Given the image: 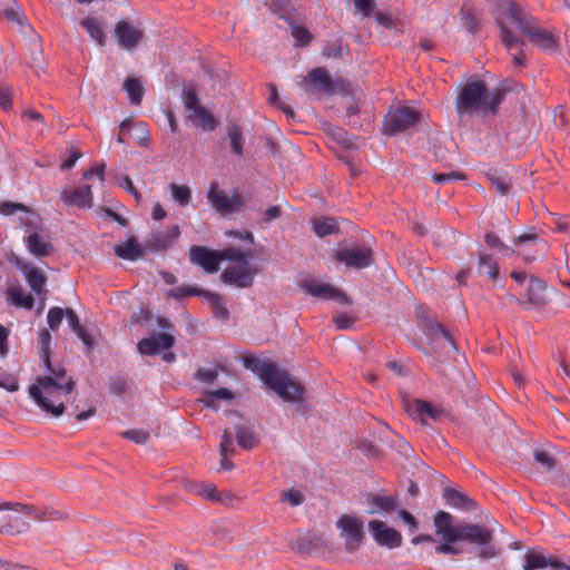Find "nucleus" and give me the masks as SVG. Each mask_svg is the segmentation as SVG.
<instances>
[{
	"label": "nucleus",
	"mask_w": 570,
	"mask_h": 570,
	"mask_svg": "<svg viewBox=\"0 0 570 570\" xmlns=\"http://www.w3.org/2000/svg\"><path fill=\"white\" fill-rule=\"evenodd\" d=\"M501 39L507 50L511 52L514 46L520 47V39L512 28L527 37L541 50L553 52L557 49V39L549 30L541 28L537 20L515 2H505L497 18Z\"/></svg>",
	"instance_id": "f257e3e1"
},
{
	"label": "nucleus",
	"mask_w": 570,
	"mask_h": 570,
	"mask_svg": "<svg viewBox=\"0 0 570 570\" xmlns=\"http://www.w3.org/2000/svg\"><path fill=\"white\" fill-rule=\"evenodd\" d=\"M46 368L47 373L38 376L29 386V395L43 412L59 417L65 413V403L73 392L76 382L59 364Z\"/></svg>",
	"instance_id": "f03ea898"
},
{
	"label": "nucleus",
	"mask_w": 570,
	"mask_h": 570,
	"mask_svg": "<svg viewBox=\"0 0 570 570\" xmlns=\"http://www.w3.org/2000/svg\"><path fill=\"white\" fill-rule=\"evenodd\" d=\"M504 98L503 88L489 89L483 80L470 79L458 90L455 111L460 119L494 117Z\"/></svg>",
	"instance_id": "7ed1b4c3"
},
{
	"label": "nucleus",
	"mask_w": 570,
	"mask_h": 570,
	"mask_svg": "<svg viewBox=\"0 0 570 570\" xmlns=\"http://www.w3.org/2000/svg\"><path fill=\"white\" fill-rule=\"evenodd\" d=\"M244 365L257 373L263 382L285 402L297 403L304 399V386L292 379L286 372L279 370L275 364L262 361L255 356H247Z\"/></svg>",
	"instance_id": "20e7f679"
},
{
	"label": "nucleus",
	"mask_w": 570,
	"mask_h": 570,
	"mask_svg": "<svg viewBox=\"0 0 570 570\" xmlns=\"http://www.w3.org/2000/svg\"><path fill=\"white\" fill-rule=\"evenodd\" d=\"M459 541L481 547L482 549L478 553V558L481 560L495 558L500 553V549L492 544L493 531L484 525L461 524Z\"/></svg>",
	"instance_id": "39448f33"
},
{
	"label": "nucleus",
	"mask_w": 570,
	"mask_h": 570,
	"mask_svg": "<svg viewBox=\"0 0 570 570\" xmlns=\"http://www.w3.org/2000/svg\"><path fill=\"white\" fill-rule=\"evenodd\" d=\"M340 537L344 541V548L348 553L357 551L365 539L363 521L352 514H342L336 521Z\"/></svg>",
	"instance_id": "423d86ee"
},
{
	"label": "nucleus",
	"mask_w": 570,
	"mask_h": 570,
	"mask_svg": "<svg viewBox=\"0 0 570 570\" xmlns=\"http://www.w3.org/2000/svg\"><path fill=\"white\" fill-rule=\"evenodd\" d=\"M334 257L346 267L354 269H364L374 262L373 250L368 246L357 244L337 249Z\"/></svg>",
	"instance_id": "0eeeda50"
},
{
	"label": "nucleus",
	"mask_w": 570,
	"mask_h": 570,
	"mask_svg": "<svg viewBox=\"0 0 570 570\" xmlns=\"http://www.w3.org/2000/svg\"><path fill=\"white\" fill-rule=\"evenodd\" d=\"M256 268L250 263L235 264L225 268L220 274V281L236 288H248L253 285Z\"/></svg>",
	"instance_id": "6e6552de"
},
{
	"label": "nucleus",
	"mask_w": 570,
	"mask_h": 570,
	"mask_svg": "<svg viewBox=\"0 0 570 570\" xmlns=\"http://www.w3.org/2000/svg\"><path fill=\"white\" fill-rule=\"evenodd\" d=\"M419 110L410 107H399L391 110L385 118V130L397 134L413 127L420 119Z\"/></svg>",
	"instance_id": "1a4fd4ad"
},
{
	"label": "nucleus",
	"mask_w": 570,
	"mask_h": 570,
	"mask_svg": "<svg viewBox=\"0 0 570 570\" xmlns=\"http://www.w3.org/2000/svg\"><path fill=\"white\" fill-rule=\"evenodd\" d=\"M0 214L3 216L18 215V220L27 232H37L41 227L39 215L21 203L2 202L0 203Z\"/></svg>",
	"instance_id": "9d476101"
},
{
	"label": "nucleus",
	"mask_w": 570,
	"mask_h": 570,
	"mask_svg": "<svg viewBox=\"0 0 570 570\" xmlns=\"http://www.w3.org/2000/svg\"><path fill=\"white\" fill-rule=\"evenodd\" d=\"M30 507L17 503L14 508H10L8 503L0 505V533L18 534L27 531L28 522L16 513L20 510H30Z\"/></svg>",
	"instance_id": "9b49d317"
},
{
	"label": "nucleus",
	"mask_w": 570,
	"mask_h": 570,
	"mask_svg": "<svg viewBox=\"0 0 570 570\" xmlns=\"http://www.w3.org/2000/svg\"><path fill=\"white\" fill-rule=\"evenodd\" d=\"M525 303L533 307L546 306L549 302V298L547 296V286L544 282L533 276L529 277L528 285L525 288ZM509 299L520 305L524 304V302H522L518 296L513 294L509 295Z\"/></svg>",
	"instance_id": "f8f14e48"
},
{
	"label": "nucleus",
	"mask_w": 570,
	"mask_h": 570,
	"mask_svg": "<svg viewBox=\"0 0 570 570\" xmlns=\"http://www.w3.org/2000/svg\"><path fill=\"white\" fill-rule=\"evenodd\" d=\"M302 288L314 297L322 299H336L343 304L350 303L348 297L333 287L332 285L315 278L305 279L301 284Z\"/></svg>",
	"instance_id": "ddd939ff"
},
{
	"label": "nucleus",
	"mask_w": 570,
	"mask_h": 570,
	"mask_svg": "<svg viewBox=\"0 0 570 570\" xmlns=\"http://www.w3.org/2000/svg\"><path fill=\"white\" fill-rule=\"evenodd\" d=\"M368 529L371 530L373 539L379 546L394 549L402 544L401 533L395 529L387 527L383 521H370Z\"/></svg>",
	"instance_id": "4468645a"
},
{
	"label": "nucleus",
	"mask_w": 570,
	"mask_h": 570,
	"mask_svg": "<svg viewBox=\"0 0 570 570\" xmlns=\"http://www.w3.org/2000/svg\"><path fill=\"white\" fill-rule=\"evenodd\" d=\"M309 85L311 90L315 94L332 95L334 89V81L325 68H314L308 75L299 82V86L306 88Z\"/></svg>",
	"instance_id": "2eb2a0df"
},
{
	"label": "nucleus",
	"mask_w": 570,
	"mask_h": 570,
	"mask_svg": "<svg viewBox=\"0 0 570 570\" xmlns=\"http://www.w3.org/2000/svg\"><path fill=\"white\" fill-rule=\"evenodd\" d=\"M212 207L220 214L233 213L239 205L240 198L236 195L229 197L226 191L220 190L217 183H212L207 193Z\"/></svg>",
	"instance_id": "dca6fc26"
},
{
	"label": "nucleus",
	"mask_w": 570,
	"mask_h": 570,
	"mask_svg": "<svg viewBox=\"0 0 570 570\" xmlns=\"http://www.w3.org/2000/svg\"><path fill=\"white\" fill-rule=\"evenodd\" d=\"M189 256L191 263L199 265L207 273H216L219 268V250H212L203 246H191Z\"/></svg>",
	"instance_id": "f3484780"
},
{
	"label": "nucleus",
	"mask_w": 570,
	"mask_h": 570,
	"mask_svg": "<svg viewBox=\"0 0 570 570\" xmlns=\"http://www.w3.org/2000/svg\"><path fill=\"white\" fill-rule=\"evenodd\" d=\"M175 338L173 335L161 333L151 337H145L137 344V348L142 355H155L159 351L169 350L174 346Z\"/></svg>",
	"instance_id": "a211bd4d"
},
{
	"label": "nucleus",
	"mask_w": 570,
	"mask_h": 570,
	"mask_svg": "<svg viewBox=\"0 0 570 570\" xmlns=\"http://www.w3.org/2000/svg\"><path fill=\"white\" fill-rule=\"evenodd\" d=\"M61 200L68 206L90 208L92 206V191L89 185L78 188H65L60 193Z\"/></svg>",
	"instance_id": "6ab92c4d"
},
{
	"label": "nucleus",
	"mask_w": 570,
	"mask_h": 570,
	"mask_svg": "<svg viewBox=\"0 0 570 570\" xmlns=\"http://www.w3.org/2000/svg\"><path fill=\"white\" fill-rule=\"evenodd\" d=\"M435 533L448 541H459L461 525H453V517L445 511H439L434 515Z\"/></svg>",
	"instance_id": "aec40b11"
},
{
	"label": "nucleus",
	"mask_w": 570,
	"mask_h": 570,
	"mask_svg": "<svg viewBox=\"0 0 570 570\" xmlns=\"http://www.w3.org/2000/svg\"><path fill=\"white\" fill-rule=\"evenodd\" d=\"M18 267L24 275V278L32 292L37 295H42L47 283L43 272L29 263H18Z\"/></svg>",
	"instance_id": "412c9836"
},
{
	"label": "nucleus",
	"mask_w": 570,
	"mask_h": 570,
	"mask_svg": "<svg viewBox=\"0 0 570 570\" xmlns=\"http://www.w3.org/2000/svg\"><path fill=\"white\" fill-rule=\"evenodd\" d=\"M115 32L119 45L128 50L132 49L142 37V32L127 21H119Z\"/></svg>",
	"instance_id": "4be33fe9"
},
{
	"label": "nucleus",
	"mask_w": 570,
	"mask_h": 570,
	"mask_svg": "<svg viewBox=\"0 0 570 570\" xmlns=\"http://www.w3.org/2000/svg\"><path fill=\"white\" fill-rule=\"evenodd\" d=\"M26 244L28 250L37 257L48 256L53 250L52 244L38 232H31L26 238Z\"/></svg>",
	"instance_id": "5701e85b"
},
{
	"label": "nucleus",
	"mask_w": 570,
	"mask_h": 570,
	"mask_svg": "<svg viewBox=\"0 0 570 570\" xmlns=\"http://www.w3.org/2000/svg\"><path fill=\"white\" fill-rule=\"evenodd\" d=\"M366 502L370 505L367 513L392 512L397 507V500L392 495L368 494Z\"/></svg>",
	"instance_id": "b1692460"
},
{
	"label": "nucleus",
	"mask_w": 570,
	"mask_h": 570,
	"mask_svg": "<svg viewBox=\"0 0 570 570\" xmlns=\"http://www.w3.org/2000/svg\"><path fill=\"white\" fill-rule=\"evenodd\" d=\"M407 412L414 419L421 421H424V417L438 420L441 415V410L433 406L431 403L421 400H414L412 404H409Z\"/></svg>",
	"instance_id": "393cba45"
},
{
	"label": "nucleus",
	"mask_w": 570,
	"mask_h": 570,
	"mask_svg": "<svg viewBox=\"0 0 570 570\" xmlns=\"http://www.w3.org/2000/svg\"><path fill=\"white\" fill-rule=\"evenodd\" d=\"M525 564L522 570H538L547 567H560L557 558H547L541 553L528 551L524 556Z\"/></svg>",
	"instance_id": "a878e982"
},
{
	"label": "nucleus",
	"mask_w": 570,
	"mask_h": 570,
	"mask_svg": "<svg viewBox=\"0 0 570 570\" xmlns=\"http://www.w3.org/2000/svg\"><path fill=\"white\" fill-rule=\"evenodd\" d=\"M219 453L222 455L220 468L225 471H230L234 468V464L230 460H228V456L234 455L235 446L232 433L227 430H225L222 435V441L219 443Z\"/></svg>",
	"instance_id": "bb28decb"
},
{
	"label": "nucleus",
	"mask_w": 570,
	"mask_h": 570,
	"mask_svg": "<svg viewBox=\"0 0 570 570\" xmlns=\"http://www.w3.org/2000/svg\"><path fill=\"white\" fill-rule=\"evenodd\" d=\"M487 179L491 186L502 196L507 195L512 187L511 178L498 169H489L487 171Z\"/></svg>",
	"instance_id": "cd10ccee"
},
{
	"label": "nucleus",
	"mask_w": 570,
	"mask_h": 570,
	"mask_svg": "<svg viewBox=\"0 0 570 570\" xmlns=\"http://www.w3.org/2000/svg\"><path fill=\"white\" fill-rule=\"evenodd\" d=\"M8 302L17 307L31 309L35 305V298L31 294H26L21 286H11L7 292Z\"/></svg>",
	"instance_id": "c85d7f7f"
},
{
	"label": "nucleus",
	"mask_w": 570,
	"mask_h": 570,
	"mask_svg": "<svg viewBox=\"0 0 570 570\" xmlns=\"http://www.w3.org/2000/svg\"><path fill=\"white\" fill-rule=\"evenodd\" d=\"M204 297L210 305L213 315L217 320L227 321L229 317V311L223 302V297L215 292L206 291Z\"/></svg>",
	"instance_id": "c756f323"
},
{
	"label": "nucleus",
	"mask_w": 570,
	"mask_h": 570,
	"mask_svg": "<svg viewBox=\"0 0 570 570\" xmlns=\"http://www.w3.org/2000/svg\"><path fill=\"white\" fill-rule=\"evenodd\" d=\"M180 232L179 227L173 226L168 232L154 235L151 248L156 250H165L169 248L178 238Z\"/></svg>",
	"instance_id": "7c9ffc66"
},
{
	"label": "nucleus",
	"mask_w": 570,
	"mask_h": 570,
	"mask_svg": "<svg viewBox=\"0 0 570 570\" xmlns=\"http://www.w3.org/2000/svg\"><path fill=\"white\" fill-rule=\"evenodd\" d=\"M423 330H424L426 336L430 337L432 341L443 338L451 345L454 344L449 331L442 324H440L435 321L426 320L425 325H423Z\"/></svg>",
	"instance_id": "2f4dec72"
},
{
	"label": "nucleus",
	"mask_w": 570,
	"mask_h": 570,
	"mask_svg": "<svg viewBox=\"0 0 570 570\" xmlns=\"http://www.w3.org/2000/svg\"><path fill=\"white\" fill-rule=\"evenodd\" d=\"M235 431L237 443L240 448L249 450L256 445V438L250 426L237 423L235 424Z\"/></svg>",
	"instance_id": "473e14b6"
},
{
	"label": "nucleus",
	"mask_w": 570,
	"mask_h": 570,
	"mask_svg": "<svg viewBox=\"0 0 570 570\" xmlns=\"http://www.w3.org/2000/svg\"><path fill=\"white\" fill-rule=\"evenodd\" d=\"M189 119L206 131H213L217 127V120L204 107L198 109L196 114H190Z\"/></svg>",
	"instance_id": "72a5a7b5"
},
{
	"label": "nucleus",
	"mask_w": 570,
	"mask_h": 570,
	"mask_svg": "<svg viewBox=\"0 0 570 570\" xmlns=\"http://www.w3.org/2000/svg\"><path fill=\"white\" fill-rule=\"evenodd\" d=\"M116 255L122 259L136 261L142 256V249L137 242L131 238L116 247Z\"/></svg>",
	"instance_id": "f704fd0d"
},
{
	"label": "nucleus",
	"mask_w": 570,
	"mask_h": 570,
	"mask_svg": "<svg viewBox=\"0 0 570 570\" xmlns=\"http://www.w3.org/2000/svg\"><path fill=\"white\" fill-rule=\"evenodd\" d=\"M80 24L98 45L102 46L105 43V32L100 21L86 17L81 20Z\"/></svg>",
	"instance_id": "c9c22d12"
},
{
	"label": "nucleus",
	"mask_w": 570,
	"mask_h": 570,
	"mask_svg": "<svg viewBox=\"0 0 570 570\" xmlns=\"http://www.w3.org/2000/svg\"><path fill=\"white\" fill-rule=\"evenodd\" d=\"M443 497L446 503L454 508L464 509L473 504V501L469 497L452 488L444 489Z\"/></svg>",
	"instance_id": "e433bc0d"
},
{
	"label": "nucleus",
	"mask_w": 570,
	"mask_h": 570,
	"mask_svg": "<svg viewBox=\"0 0 570 570\" xmlns=\"http://www.w3.org/2000/svg\"><path fill=\"white\" fill-rule=\"evenodd\" d=\"M227 134L233 153L242 157L244 155V136L242 128L236 124L229 125Z\"/></svg>",
	"instance_id": "4c0bfd02"
},
{
	"label": "nucleus",
	"mask_w": 570,
	"mask_h": 570,
	"mask_svg": "<svg viewBox=\"0 0 570 570\" xmlns=\"http://www.w3.org/2000/svg\"><path fill=\"white\" fill-rule=\"evenodd\" d=\"M312 223L314 233L320 237L331 235L335 233L337 228L335 220L328 217L315 218Z\"/></svg>",
	"instance_id": "58836bf2"
},
{
	"label": "nucleus",
	"mask_w": 570,
	"mask_h": 570,
	"mask_svg": "<svg viewBox=\"0 0 570 570\" xmlns=\"http://www.w3.org/2000/svg\"><path fill=\"white\" fill-rule=\"evenodd\" d=\"M124 88L127 91L130 102L132 105H139L142 100V87L138 79L128 78L124 83Z\"/></svg>",
	"instance_id": "ea45409f"
},
{
	"label": "nucleus",
	"mask_w": 570,
	"mask_h": 570,
	"mask_svg": "<svg viewBox=\"0 0 570 570\" xmlns=\"http://www.w3.org/2000/svg\"><path fill=\"white\" fill-rule=\"evenodd\" d=\"M479 272L487 274L491 279H495L499 275V267L490 255L480 254Z\"/></svg>",
	"instance_id": "a19ab883"
},
{
	"label": "nucleus",
	"mask_w": 570,
	"mask_h": 570,
	"mask_svg": "<svg viewBox=\"0 0 570 570\" xmlns=\"http://www.w3.org/2000/svg\"><path fill=\"white\" fill-rule=\"evenodd\" d=\"M170 190L173 199L181 207H185L189 204L191 199V190L189 187L173 183L170 184Z\"/></svg>",
	"instance_id": "79ce46f5"
},
{
	"label": "nucleus",
	"mask_w": 570,
	"mask_h": 570,
	"mask_svg": "<svg viewBox=\"0 0 570 570\" xmlns=\"http://www.w3.org/2000/svg\"><path fill=\"white\" fill-rule=\"evenodd\" d=\"M51 342V334L48 330L43 328L39 332L40 357L46 367H53L49 357V347Z\"/></svg>",
	"instance_id": "37998d69"
},
{
	"label": "nucleus",
	"mask_w": 570,
	"mask_h": 570,
	"mask_svg": "<svg viewBox=\"0 0 570 570\" xmlns=\"http://www.w3.org/2000/svg\"><path fill=\"white\" fill-rule=\"evenodd\" d=\"M207 397L204 400V404L207 407H212L214 410H217V406L215 405V400H232L234 397L232 391L228 389L222 387L215 391H209L206 393Z\"/></svg>",
	"instance_id": "c03bdc74"
},
{
	"label": "nucleus",
	"mask_w": 570,
	"mask_h": 570,
	"mask_svg": "<svg viewBox=\"0 0 570 570\" xmlns=\"http://www.w3.org/2000/svg\"><path fill=\"white\" fill-rule=\"evenodd\" d=\"M220 262L222 261H233L236 264H245L248 262V254L238 248H226L219 250Z\"/></svg>",
	"instance_id": "a18cd8bd"
},
{
	"label": "nucleus",
	"mask_w": 570,
	"mask_h": 570,
	"mask_svg": "<svg viewBox=\"0 0 570 570\" xmlns=\"http://www.w3.org/2000/svg\"><path fill=\"white\" fill-rule=\"evenodd\" d=\"M207 289H203V288H199V287H195V286H180V287H177V288H174V289H170L168 292V295L174 297V298H177V299H181L186 296H202L204 297V293H206Z\"/></svg>",
	"instance_id": "49530a36"
},
{
	"label": "nucleus",
	"mask_w": 570,
	"mask_h": 570,
	"mask_svg": "<svg viewBox=\"0 0 570 570\" xmlns=\"http://www.w3.org/2000/svg\"><path fill=\"white\" fill-rule=\"evenodd\" d=\"M484 242L490 248H498L502 256H510L513 254V249L504 245L494 233H488L484 237Z\"/></svg>",
	"instance_id": "de8ad7c7"
},
{
	"label": "nucleus",
	"mask_w": 570,
	"mask_h": 570,
	"mask_svg": "<svg viewBox=\"0 0 570 570\" xmlns=\"http://www.w3.org/2000/svg\"><path fill=\"white\" fill-rule=\"evenodd\" d=\"M66 315V311L61 307H51L47 314V323L51 331H57Z\"/></svg>",
	"instance_id": "09e8293b"
},
{
	"label": "nucleus",
	"mask_w": 570,
	"mask_h": 570,
	"mask_svg": "<svg viewBox=\"0 0 570 570\" xmlns=\"http://www.w3.org/2000/svg\"><path fill=\"white\" fill-rule=\"evenodd\" d=\"M184 106L190 114H196L198 109L203 108L195 90H187L184 94Z\"/></svg>",
	"instance_id": "8fccbe9b"
},
{
	"label": "nucleus",
	"mask_w": 570,
	"mask_h": 570,
	"mask_svg": "<svg viewBox=\"0 0 570 570\" xmlns=\"http://www.w3.org/2000/svg\"><path fill=\"white\" fill-rule=\"evenodd\" d=\"M82 156V154L76 149V148H70L68 149L63 155H62V163H61V166L60 168L62 170H67V169H70L72 168L77 160Z\"/></svg>",
	"instance_id": "3c124183"
},
{
	"label": "nucleus",
	"mask_w": 570,
	"mask_h": 570,
	"mask_svg": "<svg viewBox=\"0 0 570 570\" xmlns=\"http://www.w3.org/2000/svg\"><path fill=\"white\" fill-rule=\"evenodd\" d=\"M292 36L299 46H306L312 40V35L309 31L302 26H294L292 28Z\"/></svg>",
	"instance_id": "603ef678"
},
{
	"label": "nucleus",
	"mask_w": 570,
	"mask_h": 570,
	"mask_svg": "<svg viewBox=\"0 0 570 570\" xmlns=\"http://www.w3.org/2000/svg\"><path fill=\"white\" fill-rule=\"evenodd\" d=\"M122 436L134 441L137 444H145L149 439V433L144 430H128L122 433Z\"/></svg>",
	"instance_id": "864d4df0"
},
{
	"label": "nucleus",
	"mask_w": 570,
	"mask_h": 570,
	"mask_svg": "<svg viewBox=\"0 0 570 570\" xmlns=\"http://www.w3.org/2000/svg\"><path fill=\"white\" fill-rule=\"evenodd\" d=\"M197 493L203 498L210 501H220V497L216 492V487L214 484H200L197 488Z\"/></svg>",
	"instance_id": "5fc2aeb1"
},
{
	"label": "nucleus",
	"mask_w": 570,
	"mask_h": 570,
	"mask_svg": "<svg viewBox=\"0 0 570 570\" xmlns=\"http://www.w3.org/2000/svg\"><path fill=\"white\" fill-rule=\"evenodd\" d=\"M433 181L436 184H445L451 180H463L465 179V175L458 171L435 174L432 177Z\"/></svg>",
	"instance_id": "6e6d98bb"
},
{
	"label": "nucleus",
	"mask_w": 570,
	"mask_h": 570,
	"mask_svg": "<svg viewBox=\"0 0 570 570\" xmlns=\"http://www.w3.org/2000/svg\"><path fill=\"white\" fill-rule=\"evenodd\" d=\"M217 376L218 374L215 370L199 368L195 373L194 377L195 380L203 382L205 384H213L216 381Z\"/></svg>",
	"instance_id": "4d7b16f0"
},
{
	"label": "nucleus",
	"mask_w": 570,
	"mask_h": 570,
	"mask_svg": "<svg viewBox=\"0 0 570 570\" xmlns=\"http://www.w3.org/2000/svg\"><path fill=\"white\" fill-rule=\"evenodd\" d=\"M442 543L436 546L435 552L439 554H460L461 550L453 546L456 541H448L446 539H441Z\"/></svg>",
	"instance_id": "13d9d810"
},
{
	"label": "nucleus",
	"mask_w": 570,
	"mask_h": 570,
	"mask_svg": "<svg viewBox=\"0 0 570 570\" xmlns=\"http://www.w3.org/2000/svg\"><path fill=\"white\" fill-rule=\"evenodd\" d=\"M284 500H286L292 507H297L303 503L304 497L298 490H288L283 494Z\"/></svg>",
	"instance_id": "bf43d9fd"
},
{
	"label": "nucleus",
	"mask_w": 570,
	"mask_h": 570,
	"mask_svg": "<svg viewBox=\"0 0 570 570\" xmlns=\"http://www.w3.org/2000/svg\"><path fill=\"white\" fill-rule=\"evenodd\" d=\"M523 46H524V42L522 40H520V47L514 46V48L511 50V52H509L512 56L513 63L518 67H523L525 63Z\"/></svg>",
	"instance_id": "052dcab7"
},
{
	"label": "nucleus",
	"mask_w": 570,
	"mask_h": 570,
	"mask_svg": "<svg viewBox=\"0 0 570 570\" xmlns=\"http://www.w3.org/2000/svg\"><path fill=\"white\" fill-rule=\"evenodd\" d=\"M271 89L272 90H271V95L268 98L269 102L273 105H277L279 107V109H282L287 116L293 117V115H294L293 110L287 105L279 101L276 87L272 86Z\"/></svg>",
	"instance_id": "680f3d73"
},
{
	"label": "nucleus",
	"mask_w": 570,
	"mask_h": 570,
	"mask_svg": "<svg viewBox=\"0 0 570 570\" xmlns=\"http://www.w3.org/2000/svg\"><path fill=\"white\" fill-rule=\"evenodd\" d=\"M534 459L535 461L541 464L542 466H544L546 469H551L553 468V459L552 456L544 452V451H537L534 453Z\"/></svg>",
	"instance_id": "e2e57ef3"
},
{
	"label": "nucleus",
	"mask_w": 570,
	"mask_h": 570,
	"mask_svg": "<svg viewBox=\"0 0 570 570\" xmlns=\"http://www.w3.org/2000/svg\"><path fill=\"white\" fill-rule=\"evenodd\" d=\"M354 4L364 16H370L374 10L373 0H354Z\"/></svg>",
	"instance_id": "0e129e2a"
},
{
	"label": "nucleus",
	"mask_w": 570,
	"mask_h": 570,
	"mask_svg": "<svg viewBox=\"0 0 570 570\" xmlns=\"http://www.w3.org/2000/svg\"><path fill=\"white\" fill-rule=\"evenodd\" d=\"M0 387H3L9 392H16L19 390V383L16 377L8 375L0 377Z\"/></svg>",
	"instance_id": "69168bd1"
},
{
	"label": "nucleus",
	"mask_w": 570,
	"mask_h": 570,
	"mask_svg": "<svg viewBox=\"0 0 570 570\" xmlns=\"http://www.w3.org/2000/svg\"><path fill=\"white\" fill-rule=\"evenodd\" d=\"M66 318H67L68 325L70 326V328L73 332L77 331L79 327H81L79 317L72 308L66 309Z\"/></svg>",
	"instance_id": "338daca9"
},
{
	"label": "nucleus",
	"mask_w": 570,
	"mask_h": 570,
	"mask_svg": "<svg viewBox=\"0 0 570 570\" xmlns=\"http://www.w3.org/2000/svg\"><path fill=\"white\" fill-rule=\"evenodd\" d=\"M0 570H37L36 568L12 564L6 560L0 559Z\"/></svg>",
	"instance_id": "774afa93"
}]
</instances>
